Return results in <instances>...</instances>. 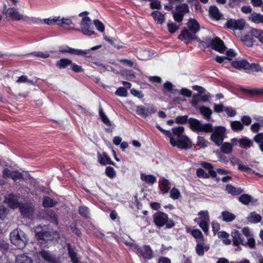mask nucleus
<instances>
[{"label":"nucleus","mask_w":263,"mask_h":263,"mask_svg":"<svg viewBox=\"0 0 263 263\" xmlns=\"http://www.w3.org/2000/svg\"><path fill=\"white\" fill-rule=\"evenodd\" d=\"M192 236L196 239V242L204 241V237L201 231H190Z\"/></svg>","instance_id":"nucleus-38"},{"label":"nucleus","mask_w":263,"mask_h":263,"mask_svg":"<svg viewBox=\"0 0 263 263\" xmlns=\"http://www.w3.org/2000/svg\"><path fill=\"white\" fill-rule=\"evenodd\" d=\"M231 128L236 132L240 131L243 128V126L240 121H233L231 122Z\"/></svg>","instance_id":"nucleus-40"},{"label":"nucleus","mask_w":263,"mask_h":263,"mask_svg":"<svg viewBox=\"0 0 263 263\" xmlns=\"http://www.w3.org/2000/svg\"><path fill=\"white\" fill-rule=\"evenodd\" d=\"M173 138L170 139V143L173 146H177L182 149H188L192 147L191 140L186 136L183 135L184 128L178 126L172 129Z\"/></svg>","instance_id":"nucleus-1"},{"label":"nucleus","mask_w":263,"mask_h":263,"mask_svg":"<svg viewBox=\"0 0 263 263\" xmlns=\"http://www.w3.org/2000/svg\"><path fill=\"white\" fill-rule=\"evenodd\" d=\"M252 36L258 39L259 41L263 43V31L261 30L253 29L251 30V34H247L243 36L240 35V40L245 45L249 47H251L253 44V39Z\"/></svg>","instance_id":"nucleus-7"},{"label":"nucleus","mask_w":263,"mask_h":263,"mask_svg":"<svg viewBox=\"0 0 263 263\" xmlns=\"http://www.w3.org/2000/svg\"><path fill=\"white\" fill-rule=\"evenodd\" d=\"M23 231H11L10 233V240L12 244L18 248H23L27 241V237L24 235H22Z\"/></svg>","instance_id":"nucleus-9"},{"label":"nucleus","mask_w":263,"mask_h":263,"mask_svg":"<svg viewBox=\"0 0 263 263\" xmlns=\"http://www.w3.org/2000/svg\"><path fill=\"white\" fill-rule=\"evenodd\" d=\"M210 15L213 18L218 20L220 18L221 15L216 6H211L209 9Z\"/></svg>","instance_id":"nucleus-25"},{"label":"nucleus","mask_w":263,"mask_h":263,"mask_svg":"<svg viewBox=\"0 0 263 263\" xmlns=\"http://www.w3.org/2000/svg\"><path fill=\"white\" fill-rule=\"evenodd\" d=\"M70 66L72 70L75 72H83L84 71V69L82 67V66L78 65L76 64L73 63L72 62V63L71 64Z\"/></svg>","instance_id":"nucleus-56"},{"label":"nucleus","mask_w":263,"mask_h":263,"mask_svg":"<svg viewBox=\"0 0 263 263\" xmlns=\"http://www.w3.org/2000/svg\"><path fill=\"white\" fill-rule=\"evenodd\" d=\"M99 162L103 165L106 164L114 165V162L111 160L110 158L105 153L103 154V156L101 157L100 155L98 156Z\"/></svg>","instance_id":"nucleus-30"},{"label":"nucleus","mask_w":263,"mask_h":263,"mask_svg":"<svg viewBox=\"0 0 263 263\" xmlns=\"http://www.w3.org/2000/svg\"><path fill=\"white\" fill-rule=\"evenodd\" d=\"M156 111L157 109L153 104H149L147 107L138 106L136 107V113L143 118H146Z\"/></svg>","instance_id":"nucleus-13"},{"label":"nucleus","mask_w":263,"mask_h":263,"mask_svg":"<svg viewBox=\"0 0 263 263\" xmlns=\"http://www.w3.org/2000/svg\"><path fill=\"white\" fill-rule=\"evenodd\" d=\"M72 24H73V23L69 18H63L62 20L59 19V22H58V25L61 26H64V25L70 26Z\"/></svg>","instance_id":"nucleus-52"},{"label":"nucleus","mask_w":263,"mask_h":263,"mask_svg":"<svg viewBox=\"0 0 263 263\" xmlns=\"http://www.w3.org/2000/svg\"><path fill=\"white\" fill-rule=\"evenodd\" d=\"M221 150L223 153L229 154L230 153V143H223L221 146Z\"/></svg>","instance_id":"nucleus-59"},{"label":"nucleus","mask_w":263,"mask_h":263,"mask_svg":"<svg viewBox=\"0 0 263 263\" xmlns=\"http://www.w3.org/2000/svg\"><path fill=\"white\" fill-rule=\"evenodd\" d=\"M176 12L173 13V18L177 22H181L184 16L189 12V7L187 4L181 3L175 7Z\"/></svg>","instance_id":"nucleus-10"},{"label":"nucleus","mask_w":263,"mask_h":263,"mask_svg":"<svg viewBox=\"0 0 263 263\" xmlns=\"http://www.w3.org/2000/svg\"><path fill=\"white\" fill-rule=\"evenodd\" d=\"M249 19L255 23H262L263 24V15L260 14L253 13L249 17Z\"/></svg>","instance_id":"nucleus-34"},{"label":"nucleus","mask_w":263,"mask_h":263,"mask_svg":"<svg viewBox=\"0 0 263 263\" xmlns=\"http://www.w3.org/2000/svg\"><path fill=\"white\" fill-rule=\"evenodd\" d=\"M11 178H12V179L13 181H16L18 180L23 179V176L22 173H21L15 171V172H13Z\"/></svg>","instance_id":"nucleus-57"},{"label":"nucleus","mask_w":263,"mask_h":263,"mask_svg":"<svg viewBox=\"0 0 263 263\" xmlns=\"http://www.w3.org/2000/svg\"><path fill=\"white\" fill-rule=\"evenodd\" d=\"M189 119L187 115L178 116L176 117L175 122L177 124H184L186 122H188Z\"/></svg>","instance_id":"nucleus-50"},{"label":"nucleus","mask_w":263,"mask_h":263,"mask_svg":"<svg viewBox=\"0 0 263 263\" xmlns=\"http://www.w3.org/2000/svg\"><path fill=\"white\" fill-rule=\"evenodd\" d=\"M91 22L90 18L88 16L82 18L80 26L81 31L84 35L90 36L95 33V31L93 30V28Z\"/></svg>","instance_id":"nucleus-12"},{"label":"nucleus","mask_w":263,"mask_h":263,"mask_svg":"<svg viewBox=\"0 0 263 263\" xmlns=\"http://www.w3.org/2000/svg\"><path fill=\"white\" fill-rule=\"evenodd\" d=\"M246 22L243 19L237 20L231 19V29L234 31V35L237 37H240L241 31L244 28Z\"/></svg>","instance_id":"nucleus-14"},{"label":"nucleus","mask_w":263,"mask_h":263,"mask_svg":"<svg viewBox=\"0 0 263 263\" xmlns=\"http://www.w3.org/2000/svg\"><path fill=\"white\" fill-rule=\"evenodd\" d=\"M198 215L199 216V221H210L209 213L207 211H201L198 213Z\"/></svg>","instance_id":"nucleus-42"},{"label":"nucleus","mask_w":263,"mask_h":263,"mask_svg":"<svg viewBox=\"0 0 263 263\" xmlns=\"http://www.w3.org/2000/svg\"><path fill=\"white\" fill-rule=\"evenodd\" d=\"M105 173L106 175L111 179L114 178L116 176V172L114 168L110 166H107L106 168Z\"/></svg>","instance_id":"nucleus-51"},{"label":"nucleus","mask_w":263,"mask_h":263,"mask_svg":"<svg viewBox=\"0 0 263 263\" xmlns=\"http://www.w3.org/2000/svg\"><path fill=\"white\" fill-rule=\"evenodd\" d=\"M227 57L217 56L215 58V61L219 63H222L225 60H230V58L229 57L230 56V50H229L227 51Z\"/></svg>","instance_id":"nucleus-55"},{"label":"nucleus","mask_w":263,"mask_h":263,"mask_svg":"<svg viewBox=\"0 0 263 263\" xmlns=\"http://www.w3.org/2000/svg\"><path fill=\"white\" fill-rule=\"evenodd\" d=\"M45 213L47 215H48L50 217V219L51 220H52L54 222L55 224H58V219H57L55 213H54V212L53 210H47L45 212Z\"/></svg>","instance_id":"nucleus-45"},{"label":"nucleus","mask_w":263,"mask_h":263,"mask_svg":"<svg viewBox=\"0 0 263 263\" xmlns=\"http://www.w3.org/2000/svg\"><path fill=\"white\" fill-rule=\"evenodd\" d=\"M170 197L173 199H178L180 197L179 190L176 188H173L170 191Z\"/></svg>","instance_id":"nucleus-49"},{"label":"nucleus","mask_w":263,"mask_h":263,"mask_svg":"<svg viewBox=\"0 0 263 263\" xmlns=\"http://www.w3.org/2000/svg\"><path fill=\"white\" fill-rule=\"evenodd\" d=\"M104 39L109 43L111 45H113L115 47L117 48L118 49H120L123 47H124V44L122 43L119 42L117 41H112L108 37H107L106 35H104L103 36Z\"/></svg>","instance_id":"nucleus-33"},{"label":"nucleus","mask_w":263,"mask_h":263,"mask_svg":"<svg viewBox=\"0 0 263 263\" xmlns=\"http://www.w3.org/2000/svg\"><path fill=\"white\" fill-rule=\"evenodd\" d=\"M41 257L47 263H59L60 260L55 256L51 254L50 252L48 250H41L39 252Z\"/></svg>","instance_id":"nucleus-15"},{"label":"nucleus","mask_w":263,"mask_h":263,"mask_svg":"<svg viewBox=\"0 0 263 263\" xmlns=\"http://www.w3.org/2000/svg\"><path fill=\"white\" fill-rule=\"evenodd\" d=\"M57 201H54L49 197H45L43 200V206L45 208L53 207L57 204Z\"/></svg>","instance_id":"nucleus-29"},{"label":"nucleus","mask_w":263,"mask_h":263,"mask_svg":"<svg viewBox=\"0 0 263 263\" xmlns=\"http://www.w3.org/2000/svg\"><path fill=\"white\" fill-rule=\"evenodd\" d=\"M59 51L61 53H69L70 54H75L77 55L85 56L87 53V51L86 50H83L81 49H74L70 48L68 46H65L64 47H60Z\"/></svg>","instance_id":"nucleus-18"},{"label":"nucleus","mask_w":263,"mask_h":263,"mask_svg":"<svg viewBox=\"0 0 263 263\" xmlns=\"http://www.w3.org/2000/svg\"><path fill=\"white\" fill-rule=\"evenodd\" d=\"M254 140L258 144L263 142V133L256 135L254 138Z\"/></svg>","instance_id":"nucleus-64"},{"label":"nucleus","mask_w":263,"mask_h":263,"mask_svg":"<svg viewBox=\"0 0 263 263\" xmlns=\"http://www.w3.org/2000/svg\"><path fill=\"white\" fill-rule=\"evenodd\" d=\"M69 257L71 259L72 263H79V258L77 257V253L75 252V247H72L70 243H66Z\"/></svg>","instance_id":"nucleus-20"},{"label":"nucleus","mask_w":263,"mask_h":263,"mask_svg":"<svg viewBox=\"0 0 263 263\" xmlns=\"http://www.w3.org/2000/svg\"><path fill=\"white\" fill-rule=\"evenodd\" d=\"M213 132L210 139L217 145H220L222 143L225 137V129L223 127H217Z\"/></svg>","instance_id":"nucleus-11"},{"label":"nucleus","mask_w":263,"mask_h":263,"mask_svg":"<svg viewBox=\"0 0 263 263\" xmlns=\"http://www.w3.org/2000/svg\"><path fill=\"white\" fill-rule=\"evenodd\" d=\"M200 113L204 117L205 119L209 120L212 111L211 109L205 106H202L200 108Z\"/></svg>","instance_id":"nucleus-36"},{"label":"nucleus","mask_w":263,"mask_h":263,"mask_svg":"<svg viewBox=\"0 0 263 263\" xmlns=\"http://www.w3.org/2000/svg\"><path fill=\"white\" fill-rule=\"evenodd\" d=\"M79 213L84 217H88L89 214V209L85 206H80L79 209Z\"/></svg>","instance_id":"nucleus-46"},{"label":"nucleus","mask_w":263,"mask_h":263,"mask_svg":"<svg viewBox=\"0 0 263 263\" xmlns=\"http://www.w3.org/2000/svg\"><path fill=\"white\" fill-rule=\"evenodd\" d=\"M245 91L251 95L263 94V89H246Z\"/></svg>","instance_id":"nucleus-54"},{"label":"nucleus","mask_w":263,"mask_h":263,"mask_svg":"<svg viewBox=\"0 0 263 263\" xmlns=\"http://www.w3.org/2000/svg\"><path fill=\"white\" fill-rule=\"evenodd\" d=\"M152 15L157 23L162 24L164 22V15L158 11H155L152 13Z\"/></svg>","instance_id":"nucleus-24"},{"label":"nucleus","mask_w":263,"mask_h":263,"mask_svg":"<svg viewBox=\"0 0 263 263\" xmlns=\"http://www.w3.org/2000/svg\"><path fill=\"white\" fill-rule=\"evenodd\" d=\"M167 28L170 33H174L179 28V27L172 23L167 24Z\"/></svg>","instance_id":"nucleus-60"},{"label":"nucleus","mask_w":263,"mask_h":263,"mask_svg":"<svg viewBox=\"0 0 263 263\" xmlns=\"http://www.w3.org/2000/svg\"><path fill=\"white\" fill-rule=\"evenodd\" d=\"M72 61L68 59L63 58L57 62V66L60 69L66 68L68 66L71 65Z\"/></svg>","instance_id":"nucleus-28"},{"label":"nucleus","mask_w":263,"mask_h":263,"mask_svg":"<svg viewBox=\"0 0 263 263\" xmlns=\"http://www.w3.org/2000/svg\"><path fill=\"white\" fill-rule=\"evenodd\" d=\"M9 209L3 205H0V219H4L9 213Z\"/></svg>","instance_id":"nucleus-44"},{"label":"nucleus","mask_w":263,"mask_h":263,"mask_svg":"<svg viewBox=\"0 0 263 263\" xmlns=\"http://www.w3.org/2000/svg\"><path fill=\"white\" fill-rule=\"evenodd\" d=\"M141 179L149 184H153L156 182V177L151 175H146L143 173L141 174Z\"/></svg>","instance_id":"nucleus-23"},{"label":"nucleus","mask_w":263,"mask_h":263,"mask_svg":"<svg viewBox=\"0 0 263 263\" xmlns=\"http://www.w3.org/2000/svg\"><path fill=\"white\" fill-rule=\"evenodd\" d=\"M60 17H55L53 19L50 18H46L44 20V22L45 23L49 25H53L55 24V23L58 24L59 22V19Z\"/></svg>","instance_id":"nucleus-61"},{"label":"nucleus","mask_w":263,"mask_h":263,"mask_svg":"<svg viewBox=\"0 0 263 263\" xmlns=\"http://www.w3.org/2000/svg\"><path fill=\"white\" fill-rule=\"evenodd\" d=\"M125 244L130 246L132 250L140 257H142L146 260H149L154 257V252L148 245H144L142 247H140L136 243L132 242L125 243Z\"/></svg>","instance_id":"nucleus-3"},{"label":"nucleus","mask_w":263,"mask_h":263,"mask_svg":"<svg viewBox=\"0 0 263 263\" xmlns=\"http://www.w3.org/2000/svg\"><path fill=\"white\" fill-rule=\"evenodd\" d=\"M239 142L240 146L244 148L247 147H249L252 145V141L246 137L240 139Z\"/></svg>","instance_id":"nucleus-41"},{"label":"nucleus","mask_w":263,"mask_h":263,"mask_svg":"<svg viewBox=\"0 0 263 263\" xmlns=\"http://www.w3.org/2000/svg\"><path fill=\"white\" fill-rule=\"evenodd\" d=\"M19 209L21 214L24 217L31 218L34 214L33 206L28 203H23L20 204Z\"/></svg>","instance_id":"nucleus-17"},{"label":"nucleus","mask_w":263,"mask_h":263,"mask_svg":"<svg viewBox=\"0 0 263 263\" xmlns=\"http://www.w3.org/2000/svg\"><path fill=\"white\" fill-rule=\"evenodd\" d=\"M51 231H39L37 232L35 234V236L37 237L38 239H41L43 240H45V237L47 236V234L48 233H50ZM52 232H53V231H52ZM55 233H57V235H59L58 231H54Z\"/></svg>","instance_id":"nucleus-39"},{"label":"nucleus","mask_w":263,"mask_h":263,"mask_svg":"<svg viewBox=\"0 0 263 263\" xmlns=\"http://www.w3.org/2000/svg\"><path fill=\"white\" fill-rule=\"evenodd\" d=\"M99 116L101 119L102 121L107 126H111L112 125V123L110 122L109 119L105 115L103 111V108L100 105L99 106Z\"/></svg>","instance_id":"nucleus-27"},{"label":"nucleus","mask_w":263,"mask_h":263,"mask_svg":"<svg viewBox=\"0 0 263 263\" xmlns=\"http://www.w3.org/2000/svg\"><path fill=\"white\" fill-rule=\"evenodd\" d=\"M204 43L208 47H211L220 53H223L227 49L223 42L217 36L214 38L206 37Z\"/></svg>","instance_id":"nucleus-8"},{"label":"nucleus","mask_w":263,"mask_h":263,"mask_svg":"<svg viewBox=\"0 0 263 263\" xmlns=\"http://www.w3.org/2000/svg\"><path fill=\"white\" fill-rule=\"evenodd\" d=\"M219 218L226 222L230 221V213L227 211H225L222 212L221 217Z\"/></svg>","instance_id":"nucleus-58"},{"label":"nucleus","mask_w":263,"mask_h":263,"mask_svg":"<svg viewBox=\"0 0 263 263\" xmlns=\"http://www.w3.org/2000/svg\"><path fill=\"white\" fill-rule=\"evenodd\" d=\"M3 10L2 11L3 14L5 15L6 18L7 20H11L12 21H18L20 20L26 21L28 17L27 16H24L22 14H21L17 9L14 8H7V5L4 4L3 6Z\"/></svg>","instance_id":"nucleus-6"},{"label":"nucleus","mask_w":263,"mask_h":263,"mask_svg":"<svg viewBox=\"0 0 263 263\" xmlns=\"http://www.w3.org/2000/svg\"><path fill=\"white\" fill-rule=\"evenodd\" d=\"M93 24L96 26L97 29L101 32H103L105 30V27L103 24L98 20H95L93 21Z\"/></svg>","instance_id":"nucleus-47"},{"label":"nucleus","mask_w":263,"mask_h":263,"mask_svg":"<svg viewBox=\"0 0 263 263\" xmlns=\"http://www.w3.org/2000/svg\"><path fill=\"white\" fill-rule=\"evenodd\" d=\"M4 203H7L11 209H16L19 207L18 197L13 194H10L5 196Z\"/></svg>","instance_id":"nucleus-16"},{"label":"nucleus","mask_w":263,"mask_h":263,"mask_svg":"<svg viewBox=\"0 0 263 263\" xmlns=\"http://www.w3.org/2000/svg\"><path fill=\"white\" fill-rule=\"evenodd\" d=\"M186 24L188 28L184 27L178 38L188 44L193 40H197L196 34L200 29V25L195 19L192 18L189 19Z\"/></svg>","instance_id":"nucleus-2"},{"label":"nucleus","mask_w":263,"mask_h":263,"mask_svg":"<svg viewBox=\"0 0 263 263\" xmlns=\"http://www.w3.org/2000/svg\"><path fill=\"white\" fill-rule=\"evenodd\" d=\"M188 123L190 125V128L193 132L205 133L213 132V128L211 123L202 124L198 120L193 118H189Z\"/></svg>","instance_id":"nucleus-4"},{"label":"nucleus","mask_w":263,"mask_h":263,"mask_svg":"<svg viewBox=\"0 0 263 263\" xmlns=\"http://www.w3.org/2000/svg\"><path fill=\"white\" fill-rule=\"evenodd\" d=\"M169 181L166 179H163L159 183L160 189L163 194L168 193L170 187H168Z\"/></svg>","instance_id":"nucleus-35"},{"label":"nucleus","mask_w":263,"mask_h":263,"mask_svg":"<svg viewBox=\"0 0 263 263\" xmlns=\"http://www.w3.org/2000/svg\"><path fill=\"white\" fill-rule=\"evenodd\" d=\"M261 217L255 212H251L248 217V220L251 223H257L261 221Z\"/></svg>","instance_id":"nucleus-31"},{"label":"nucleus","mask_w":263,"mask_h":263,"mask_svg":"<svg viewBox=\"0 0 263 263\" xmlns=\"http://www.w3.org/2000/svg\"><path fill=\"white\" fill-rule=\"evenodd\" d=\"M208 142L201 136H198L197 145L200 148H205L208 146Z\"/></svg>","instance_id":"nucleus-43"},{"label":"nucleus","mask_w":263,"mask_h":263,"mask_svg":"<svg viewBox=\"0 0 263 263\" xmlns=\"http://www.w3.org/2000/svg\"><path fill=\"white\" fill-rule=\"evenodd\" d=\"M239 201L243 204L248 205L250 203L254 204L257 201V200L253 199L252 196L249 194H244L239 197Z\"/></svg>","instance_id":"nucleus-21"},{"label":"nucleus","mask_w":263,"mask_h":263,"mask_svg":"<svg viewBox=\"0 0 263 263\" xmlns=\"http://www.w3.org/2000/svg\"><path fill=\"white\" fill-rule=\"evenodd\" d=\"M115 94L120 97H126L127 95V91L125 88L120 87L117 89Z\"/></svg>","instance_id":"nucleus-53"},{"label":"nucleus","mask_w":263,"mask_h":263,"mask_svg":"<svg viewBox=\"0 0 263 263\" xmlns=\"http://www.w3.org/2000/svg\"><path fill=\"white\" fill-rule=\"evenodd\" d=\"M154 222L158 227H161L164 224L167 229L172 228L175 224L172 219H168L167 214L163 212H157L153 215Z\"/></svg>","instance_id":"nucleus-5"},{"label":"nucleus","mask_w":263,"mask_h":263,"mask_svg":"<svg viewBox=\"0 0 263 263\" xmlns=\"http://www.w3.org/2000/svg\"><path fill=\"white\" fill-rule=\"evenodd\" d=\"M210 249L209 246L204 243V241L198 242L195 247L196 254L199 256H202L205 252H207Z\"/></svg>","instance_id":"nucleus-19"},{"label":"nucleus","mask_w":263,"mask_h":263,"mask_svg":"<svg viewBox=\"0 0 263 263\" xmlns=\"http://www.w3.org/2000/svg\"><path fill=\"white\" fill-rule=\"evenodd\" d=\"M201 165L203 167L209 170V173L212 177L214 178L216 176V172L213 170V166L211 163L203 162L201 163Z\"/></svg>","instance_id":"nucleus-37"},{"label":"nucleus","mask_w":263,"mask_h":263,"mask_svg":"<svg viewBox=\"0 0 263 263\" xmlns=\"http://www.w3.org/2000/svg\"><path fill=\"white\" fill-rule=\"evenodd\" d=\"M231 66L238 69H247V66H249V63L246 60L234 61L231 62Z\"/></svg>","instance_id":"nucleus-22"},{"label":"nucleus","mask_w":263,"mask_h":263,"mask_svg":"<svg viewBox=\"0 0 263 263\" xmlns=\"http://www.w3.org/2000/svg\"><path fill=\"white\" fill-rule=\"evenodd\" d=\"M13 172H11L8 168H5L2 172L3 178L5 179H7L9 178H11Z\"/></svg>","instance_id":"nucleus-62"},{"label":"nucleus","mask_w":263,"mask_h":263,"mask_svg":"<svg viewBox=\"0 0 263 263\" xmlns=\"http://www.w3.org/2000/svg\"><path fill=\"white\" fill-rule=\"evenodd\" d=\"M196 174L198 177L203 178H209L210 175L206 173L202 168H198L196 171Z\"/></svg>","instance_id":"nucleus-48"},{"label":"nucleus","mask_w":263,"mask_h":263,"mask_svg":"<svg viewBox=\"0 0 263 263\" xmlns=\"http://www.w3.org/2000/svg\"><path fill=\"white\" fill-rule=\"evenodd\" d=\"M16 263H33L32 259L27 255L22 254L16 258Z\"/></svg>","instance_id":"nucleus-32"},{"label":"nucleus","mask_w":263,"mask_h":263,"mask_svg":"<svg viewBox=\"0 0 263 263\" xmlns=\"http://www.w3.org/2000/svg\"><path fill=\"white\" fill-rule=\"evenodd\" d=\"M99 116L101 119L102 121L107 126H111L112 125V123L110 122L109 119L105 115L103 111V108L100 105L99 106Z\"/></svg>","instance_id":"nucleus-26"},{"label":"nucleus","mask_w":263,"mask_h":263,"mask_svg":"<svg viewBox=\"0 0 263 263\" xmlns=\"http://www.w3.org/2000/svg\"><path fill=\"white\" fill-rule=\"evenodd\" d=\"M151 8L153 9H160L161 7L160 2L158 0H153L151 2Z\"/></svg>","instance_id":"nucleus-63"}]
</instances>
